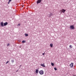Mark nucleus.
<instances>
[{
    "instance_id": "1",
    "label": "nucleus",
    "mask_w": 76,
    "mask_h": 76,
    "mask_svg": "<svg viewBox=\"0 0 76 76\" xmlns=\"http://www.w3.org/2000/svg\"><path fill=\"white\" fill-rule=\"evenodd\" d=\"M39 73L40 75H42L44 74V71L42 70H40L39 72Z\"/></svg>"
},
{
    "instance_id": "2",
    "label": "nucleus",
    "mask_w": 76,
    "mask_h": 76,
    "mask_svg": "<svg viewBox=\"0 0 76 76\" xmlns=\"http://www.w3.org/2000/svg\"><path fill=\"white\" fill-rule=\"evenodd\" d=\"M70 29H73L75 28L74 27V25H71L70 26Z\"/></svg>"
},
{
    "instance_id": "3",
    "label": "nucleus",
    "mask_w": 76,
    "mask_h": 76,
    "mask_svg": "<svg viewBox=\"0 0 76 76\" xmlns=\"http://www.w3.org/2000/svg\"><path fill=\"white\" fill-rule=\"evenodd\" d=\"M66 10H64V9H62L61 10V13H64V12H66Z\"/></svg>"
},
{
    "instance_id": "4",
    "label": "nucleus",
    "mask_w": 76,
    "mask_h": 76,
    "mask_svg": "<svg viewBox=\"0 0 76 76\" xmlns=\"http://www.w3.org/2000/svg\"><path fill=\"white\" fill-rule=\"evenodd\" d=\"M70 66L71 67V68H73V63H71V64H70Z\"/></svg>"
},
{
    "instance_id": "5",
    "label": "nucleus",
    "mask_w": 76,
    "mask_h": 76,
    "mask_svg": "<svg viewBox=\"0 0 76 76\" xmlns=\"http://www.w3.org/2000/svg\"><path fill=\"white\" fill-rule=\"evenodd\" d=\"M41 2V0H38L37 1V4H39V3H40Z\"/></svg>"
},
{
    "instance_id": "6",
    "label": "nucleus",
    "mask_w": 76,
    "mask_h": 76,
    "mask_svg": "<svg viewBox=\"0 0 76 76\" xmlns=\"http://www.w3.org/2000/svg\"><path fill=\"white\" fill-rule=\"evenodd\" d=\"M40 66H42V67H45V64H41L40 65Z\"/></svg>"
},
{
    "instance_id": "7",
    "label": "nucleus",
    "mask_w": 76,
    "mask_h": 76,
    "mask_svg": "<svg viewBox=\"0 0 76 76\" xmlns=\"http://www.w3.org/2000/svg\"><path fill=\"white\" fill-rule=\"evenodd\" d=\"M0 25L1 26H4V25H3V22H2L1 23Z\"/></svg>"
},
{
    "instance_id": "8",
    "label": "nucleus",
    "mask_w": 76,
    "mask_h": 76,
    "mask_svg": "<svg viewBox=\"0 0 76 76\" xmlns=\"http://www.w3.org/2000/svg\"><path fill=\"white\" fill-rule=\"evenodd\" d=\"M7 24H8V23H7V22H6L5 23H4V26H6V25H7Z\"/></svg>"
},
{
    "instance_id": "9",
    "label": "nucleus",
    "mask_w": 76,
    "mask_h": 76,
    "mask_svg": "<svg viewBox=\"0 0 76 76\" xmlns=\"http://www.w3.org/2000/svg\"><path fill=\"white\" fill-rule=\"evenodd\" d=\"M39 71V70L38 69H37L36 70V73H38V72Z\"/></svg>"
},
{
    "instance_id": "10",
    "label": "nucleus",
    "mask_w": 76,
    "mask_h": 76,
    "mask_svg": "<svg viewBox=\"0 0 76 76\" xmlns=\"http://www.w3.org/2000/svg\"><path fill=\"white\" fill-rule=\"evenodd\" d=\"M53 13H50V14L49 15V16L50 17L51 16H53Z\"/></svg>"
},
{
    "instance_id": "11",
    "label": "nucleus",
    "mask_w": 76,
    "mask_h": 76,
    "mask_svg": "<svg viewBox=\"0 0 76 76\" xmlns=\"http://www.w3.org/2000/svg\"><path fill=\"white\" fill-rule=\"evenodd\" d=\"M25 37H28V34H25Z\"/></svg>"
},
{
    "instance_id": "12",
    "label": "nucleus",
    "mask_w": 76,
    "mask_h": 76,
    "mask_svg": "<svg viewBox=\"0 0 76 76\" xmlns=\"http://www.w3.org/2000/svg\"><path fill=\"white\" fill-rule=\"evenodd\" d=\"M14 61H15L14 60H11V62L12 63H14Z\"/></svg>"
},
{
    "instance_id": "13",
    "label": "nucleus",
    "mask_w": 76,
    "mask_h": 76,
    "mask_svg": "<svg viewBox=\"0 0 76 76\" xmlns=\"http://www.w3.org/2000/svg\"><path fill=\"white\" fill-rule=\"evenodd\" d=\"M22 42L23 43H25L26 42V41H25V40H23L22 41Z\"/></svg>"
},
{
    "instance_id": "14",
    "label": "nucleus",
    "mask_w": 76,
    "mask_h": 76,
    "mask_svg": "<svg viewBox=\"0 0 76 76\" xmlns=\"http://www.w3.org/2000/svg\"><path fill=\"white\" fill-rule=\"evenodd\" d=\"M53 45L52 44H50V46L51 47H53Z\"/></svg>"
},
{
    "instance_id": "15",
    "label": "nucleus",
    "mask_w": 76,
    "mask_h": 76,
    "mask_svg": "<svg viewBox=\"0 0 76 76\" xmlns=\"http://www.w3.org/2000/svg\"><path fill=\"white\" fill-rule=\"evenodd\" d=\"M51 64L52 66H54V64L53 63H52Z\"/></svg>"
},
{
    "instance_id": "16",
    "label": "nucleus",
    "mask_w": 76,
    "mask_h": 76,
    "mask_svg": "<svg viewBox=\"0 0 76 76\" xmlns=\"http://www.w3.org/2000/svg\"><path fill=\"white\" fill-rule=\"evenodd\" d=\"M54 69L55 70H57V68H56V67L54 68Z\"/></svg>"
},
{
    "instance_id": "17",
    "label": "nucleus",
    "mask_w": 76,
    "mask_h": 76,
    "mask_svg": "<svg viewBox=\"0 0 76 76\" xmlns=\"http://www.w3.org/2000/svg\"><path fill=\"white\" fill-rule=\"evenodd\" d=\"M69 48H72V45H70L69 46Z\"/></svg>"
},
{
    "instance_id": "18",
    "label": "nucleus",
    "mask_w": 76,
    "mask_h": 76,
    "mask_svg": "<svg viewBox=\"0 0 76 76\" xmlns=\"http://www.w3.org/2000/svg\"><path fill=\"white\" fill-rule=\"evenodd\" d=\"M9 61H7L6 63V64H7V63H9Z\"/></svg>"
},
{
    "instance_id": "19",
    "label": "nucleus",
    "mask_w": 76,
    "mask_h": 76,
    "mask_svg": "<svg viewBox=\"0 0 76 76\" xmlns=\"http://www.w3.org/2000/svg\"><path fill=\"white\" fill-rule=\"evenodd\" d=\"M10 45V44L9 43L7 44V46H9Z\"/></svg>"
},
{
    "instance_id": "20",
    "label": "nucleus",
    "mask_w": 76,
    "mask_h": 76,
    "mask_svg": "<svg viewBox=\"0 0 76 76\" xmlns=\"http://www.w3.org/2000/svg\"><path fill=\"white\" fill-rule=\"evenodd\" d=\"M10 1H9V2H8V4H9V3H10Z\"/></svg>"
},
{
    "instance_id": "21",
    "label": "nucleus",
    "mask_w": 76,
    "mask_h": 76,
    "mask_svg": "<svg viewBox=\"0 0 76 76\" xmlns=\"http://www.w3.org/2000/svg\"><path fill=\"white\" fill-rule=\"evenodd\" d=\"M45 54V53H43L42 54V55H43V56H44V54Z\"/></svg>"
},
{
    "instance_id": "22",
    "label": "nucleus",
    "mask_w": 76,
    "mask_h": 76,
    "mask_svg": "<svg viewBox=\"0 0 76 76\" xmlns=\"http://www.w3.org/2000/svg\"><path fill=\"white\" fill-rule=\"evenodd\" d=\"M12 1V0H9V1Z\"/></svg>"
},
{
    "instance_id": "23",
    "label": "nucleus",
    "mask_w": 76,
    "mask_h": 76,
    "mask_svg": "<svg viewBox=\"0 0 76 76\" xmlns=\"http://www.w3.org/2000/svg\"><path fill=\"white\" fill-rule=\"evenodd\" d=\"M18 25L19 26H20V24H18Z\"/></svg>"
},
{
    "instance_id": "24",
    "label": "nucleus",
    "mask_w": 76,
    "mask_h": 76,
    "mask_svg": "<svg viewBox=\"0 0 76 76\" xmlns=\"http://www.w3.org/2000/svg\"><path fill=\"white\" fill-rule=\"evenodd\" d=\"M18 70H17V71H16V72H18Z\"/></svg>"
},
{
    "instance_id": "25",
    "label": "nucleus",
    "mask_w": 76,
    "mask_h": 76,
    "mask_svg": "<svg viewBox=\"0 0 76 76\" xmlns=\"http://www.w3.org/2000/svg\"><path fill=\"white\" fill-rule=\"evenodd\" d=\"M21 65H20V66H21Z\"/></svg>"
}]
</instances>
